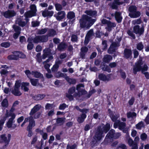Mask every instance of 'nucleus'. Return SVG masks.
Returning <instances> with one entry per match:
<instances>
[{"label":"nucleus","instance_id":"nucleus-1","mask_svg":"<svg viewBox=\"0 0 149 149\" xmlns=\"http://www.w3.org/2000/svg\"><path fill=\"white\" fill-rule=\"evenodd\" d=\"M110 128V124L109 123H106L105 125L102 123L100 125L98 126L93 137L92 143L95 145L100 141L104 136V133H107Z\"/></svg>","mask_w":149,"mask_h":149},{"label":"nucleus","instance_id":"nucleus-2","mask_svg":"<svg viewBox=\"0 0 149 149\" xmlns=\"http://www.w3.org/2000/svg\"><path fill=\"white\" fill-rule=\"evenodd\" d=\"M76 109L77 111L81 113L79 117L77 118V120L79 123H83L84 121L87 117L86 113L89 111V109L87 108H83L81 109L78 106H76L74 107V109Z\"/></svg>","mask_w":149,"mask_h":149},{"label":"nucleus","instance_id":"nucleus-3","mask_svg":"<svg viewBox=\"0 0 149 149\" xmlns=\"http://www.w3.org/2000/svg\"><path fill=\"white\" fill-rule=\"evenodd\" d=\"M143 64L142 59L140 58L139 60L136 62L133 68V72L134 74H136L137 72L141 71L142 69L141 65Z\"/></svg>","mask_w":149,"mask_h":149},{"label":"nucleus","instance_id":"nucleus-4","mask_svg":"<svg viewBox=\"0 0 149 149\" xmlns=\"http://www.w3.org/2000/svg\"><path fill=\"white\" fill-rule=\"evenodd\" d=\"M48 41L47 36L38 35L36 36L33 39V42L38 44L39 43L46 42Z\"/></svg>","mask_w":149,"mask_h":149},{"label":"nucleus","instance_id":"nucleus-5","mask_svg":"<svg viewBox=\"0 0 149 149\" xmlns=\"http://www.w3.org/2000/svg\"><path fill=\"white\" fill-rule=\"evenodd\" d=\"M2 14L5 18L10 19L16 16L17 13L13 10H8L3 12Z\"/></svg>","mask_w":149,"mask_h":149},{"label":"nucleus","instance_id":"nucleus-6","mask_svg":"<svg viewBox=\"0 0 149 149\" xmlns=\"http://www.w3.org/2000/svg\"><path fill=\"white\" fill-rule=\"evenodd\" d=\"M90 17L86 15H83L82 18L79 20L80 26L81 27L84 28L86 26V24L90 19Z\"/></svg>","mask_w":149,"mask_h":149},{"label":"nucleus","instance_id":"nucleus-7","mask_svg":"<svg viewBox=\"0 0 149 149\" xmlns=\"http://www.w3.org/2000/svg\"><path fill=\"white\" fill-rule=\"evenodd\" d=\"M76 88L74 86H72L70 88L68 91V93H66L65 96L68 98L70 101L73 100L74 99V95L72 94L74 93L75 92Z\"/></svg>","mask_w":149,"mask_h":149},{"label":"nucleus","instance_id":"nucleus-8","mask_svg":"<svg viewBox=\"0 0 149 149\" xmlns=\"http://www.w3.org/2000/svg\"><path fill=\"white\" fill-rule=\"evenodd\" d=\"M111 74H109L106 75L105 74L101 73L99 74L98 77L99 79L104 81H109L111 80Z\"/></svg>","mask_w":149,"mask_h":149},{"label":"nucleus","instance_id":"nucleus-9","mask_svg":"<svg viewBox=\"0 0 149 149\" xmlns=\"http://www.w3.org/2000/svg\"><path fill=\"white\" fill-rule=\"evenodd\" d=\"M8 139L6 136V134H2L0 135V138L1 140L2 141V142L5 143V146L8 145L11 140V135L10 134H9L7 135Z\"/></svg>","mask_w":149,"mask_h":149},{"label":"nucleus","instance_id":"nucleus-10","mask_svg":"<svg viewBox=\"0 0 149 149\" xmlns=\"http://www.w3.org/2000/svg\"><path fill=\"white\" fill-rule=\"evenodd\" d=\"M133 32L136 34L141 35L143 34L144 31V28L143 25L140 28V26L136 25L134 26L133 29Z\"/></svg>","mask_w":149,"mask_h":149},{"label":"nucleus","instance_id":"nucleus-11","mask_svg":"<svg viewBox=\"0 0 149 149\" xmlns=\"http://www.w3.org/2000/svg\"><path fill=\"white\" fill-rule=\"evenodd\" d=\"M108 112L109 116L111 120L113 122H116L119 117V114H115L114 115V113L115 112L111 111L110 109H108Z\"/></svg>","mask_w":149,"mask_h":149},{"label":"nucleus","instance_id":"nucleus-12","mask_svg":"<svg viewBox=\"0 0 149 149\" xmlns=\"http://www.w3.org/2000/svg\"><path fill=\"white\" fill-rule=\"evenodd\" d=\"M65 15V11H61L58 12L57 15H54V16L56 18L57 20L59 21H62V19H63Z\"/></svg>","mask_w":149,"mask_h":149},{"label":"nucleus","instance_id":"nucleus-13","mask_svg":"<svg viewBox=\"0 0 149 149\" xmlns=\"http://www.w3.org/2000/svg\"><path fill=\"white\" fill-rule=\"evenodd\" d=\"M80 57L82 59L86 58V54L88 51V47L86 46L82 47L80 49Z\"/></svg>","mask_w":149,"mask_h":149},{"label":"nucleus","instance_id":"nucleus-14","mask_svg":"<svg viewBox=\"0 0 149 149\" xmlns=\"http://www.w3.org/2000/svg\"><path fill=\"white\" fill-rule=\"evenodd\" d=\"M54 12L52 10L49 11L45 9L42 12V15L44 17H48L51 18L53 15Z\"/></svg>","mask_w":149,"mask_h":149},{"label":"nucleus","instance_id":"nucleus-15","mask_svg":"<svg viewBox=\"0 0 149 149\" xmlns=\"http://www.w3.org/2000/svg\"><path fill=\"white\" fill-rule=\"evenodd\" d=\"M132 52L131 49L126 48L124 49V55L125 57L127 59L131 58L132 57Z\"/></svg>","mask_w":149,"mask_h":149},{"label":"nucleus","instance_id":"nucleus-16","mask_svg":"<svg viewBox=\"0 0 149 149\" xmlns=\"http://www.w3.org/2000/svg\"><path fill=\"white\" fill-rule=\"evenodd\" d=\"M115 134V130L111 129L109 131L108 133L107 134L105 138L110 139H113L114 138Z\"/></svg>","mask_w":149,"mask_h":149},{"label":"nucleus","instance_id":"nucleus-17","mask_svg":"<svg viewBox=\"0 0 149 149\" xmlns=\"http://www.w3.org/2000/svg\"><path fill=\"white\" fill-rule=\"evenodd\" d=\"M121 13L120 12L116 11L115 13V18L118 23H120L122 22L123 17Z\"/></svg>","mask_w":149,"mask_h":149},{"label":"nucleus","instance_id":"nucleus-18","mask_svg":"<svg viewBox=\"0 0 149 149\" xmlns=\"http://www.w3.org/2000/svg\"><path fill=\"white\" fill-rule=\"evenodd\" d=\"M29 83L27 82H22L21 86V89L24 92H28L29 90L28 86H29Z\"/></svg>","mask_w":149,"mask_h":149},{"label":"nucleus","instance_id":"nucleus-19","mask_svg":"<svg viewBox=\"0 0 149 149\" xmlns=\"http://www.w3.org/2000/svg\"><path fill=\"white\" fill-rule=\"evenodd\" d=\"M64 78L70 85H74L76 84V80L75 79L70 78L66 74H65Z\"/></svg>","mask_w":149,"mask_h":149},{"label":"nucleus","instance_id":"nucleus-20","mask_svg":"<svg viewBox=\"0 0 149 149\" xmlns=\"http://www.w3.org/2000/svg\"><path fill=\"white\" fill-rule=\"evenodd\" d=\"M113 59L112 56L106 54L104 56L102 59L103 62L106 63H109Z\"/></svg>","mask_w":149,"mask_h":149},{"label":"nucleus","instance_id":"nucleus-21","mask_svg":"<svg viewBox=\"0 0 149 149\" xmlns=\"http://www.w3.org/2000/svg\"><path fill=\"white\" fill-rule=\"evenodd\" d=\"M87 93V91L84 89H81L77 93H75L74 94V96L75 97L77 96L80 97L81 95H85Z\"/></svg>","mask_w":149,"mask_h":149},{"label":"nucleus","instance_id":"nucleus-22","mask_svg":"<svg viewBox=\"0 0 149 149\" xmlns=\"http://www.w3.org/2000/svg\"><path fill=\"white\" fill-rule=\"evenodd\" d=\"M117 40H116L115 42H112L111 45L114 48H116L117 47H118L120 46V42L122 38H117Z\"/></svg>","mask_w":149,"mask_h":149},{"label":"nucleus","instance_id":"nucleus-23","mask_svg":"<svg viewBox=\"0 0 149 149\" xmlns=\"http://www.w3.org/2000/svg\"><path fill=\"white\" fill-rule=\"evenodd\" d=\"M40 107L39 106V105L37 104L34 107L31 109V111L29 113V115L32 116L35 113L39 110L40 109Z\"/></svg>","mask_w":149,"mask_h":149},{"label":"nucleus","instance_id":"nucleus-24","mask_svg":"<svg viewBox=\"0 0 149 149\" xmlns=\"http://www.w3.org/2000/svg\"><path fill=\"white\" fill-rule=\"evenodd\" d=\"M84 13L87 15H88L94 17L96 16L97 13V12L96 10H86Z\"/></svg>","mask_w":149,"mask_h":149},{"label":"nucleus","instance_id":"nucleus-25","mask_svg":"<svg viewBox=\"0 0 149 149\" xmlns=\"http://www.w3.org/2000/svg\"><path fill=\"white\" fill-rule=\"evenodd\" d=\"M122 4V3L121 2L119 1L114 0V1L110 5V6L112 9H116L118 8V6Z\"/></svg>","mask_w":149,"mask_h":149},{"label":"nucleus","instance_id":"nucleus-26","mask_svg":"<svg viewBox=\"0 0 149 149\" xmlns=\"http://www.w3.org/2000/svg\"><path fill=\"white\" fill-rule=\"evenodd\" d=\"M45 96L44 94H38L32 97L33 99L35 100L38 101L42 100Z\"/></svg>","mask_w":149,"mask_h":149},{"label":"nucleus","instance_id":"nucleus-27","mask_svg":"<svg viewBox=\"0 0 149 149\" xmlns=\"http://www.w3.org/2000/svg\"><path fill=\"white\" fill-rule=\"evenodd\" d=\"M56 34V31L54 29H49L47 33V35H45L47 36H48V39L49 37H54Z\"/></svg>","mask_w":149,"mask_h":149},{"label":"nucleus","instance_id":"nucleus-28","mask_svg":"<svg viewBox=\"0 0 149 149\" xmlns=\"http://www.w3.org/2000/svg\"><path fill=\"white\" fill-rule=\"evenodd\" d=\"M67 46V44L64 42H61L57 46L58 49L60 51H62L65 49Z\"/></svg>","mask_w":149,"mask_h":149},{"label":"nucleus","instance_id":"nucleus-29","mask_svg":"<svg viewBox=\"0 0 149 149\" xmlns=\"http://www.w3.org/2000/svg\"><path fill=\"white\" fill-rule=\"evenodd\" d=\"M36 14L30 10H29L25 13L24 16L25 18H29L36 16Z\"/></svg>","mask_w":149,"mask_h":149},{"label":"nucleus","instance_id":"nucleus-30","mask_svg":"<svg viewBox=\"0 0 149 149\" xmlns=\"http://www.w3.org/2000/svg\"><path fill=\"white\" fill-rule=\"evenodd\" d=\"M11 93L15 96H20L22 94L19 88H14L11 91Z\"/></svg>","mask_w":149,"mask_h":149},{"label":"nucleus","instance_id":"nucleus-31","mask_svg":"<svg viewBox=\"0 0 149 149\" xmlns=\"http://www.w3.org/2000/svg\"><path fill=\"white\" fill-rule=\"evenodd\" d=\"M14 116H15L13 115L12 116V117H11L9 118L8 121L6 124V126L8 128H10L12 127L13 123V120L15 118L14 117Z\"/></svg>","mask_w":149,"mask_h":149},{"label":"nucleus","instance_id":"nucleus-32","mask_svg":"<svg viewBox=\"0 0 149 149\" xmlns=\"http://www.w3.org/2000/svg\"><path fill=\"white\" fill-rule=\"evenodd\" d=\"M13 54L9 55L8 56V58L10 60H17L18 59L16 51L13 52Z\"/></svg>","mask_w":149,"mask_h":149},{"label":"nucleus","instance_id":"nucleus-33","mask_svg":"<svg viewBox=\"0 0 149 149\" xmlns=\"http://www.w3.org/2000/svg\"><path fill=\"white\" fill-rule=\"evenodd\" d=\"M102 70L104 71L110 73L111 72V70L109 65L106 64L105 63H103L102 66L101 67Z\"/></svg>","mask_w":149,"mask_h":149},{"label":"nucleus","instance_id":"nucleus-34","mask_svg":"<svg viewBox=\"0 0 149 149\" xmlns=\"http://www.w3.org/2000/svg\"><path fill=\"white\" fill-rule=\"evenodd\" d=\"M51 54L52 53L50 50L47 49L44 50V53L42 55V59H45L50 55H51Z\"/></svg>","mask_w":149,"mask_h":149},{"label":"nucleus","instance_id":"nucleus-35","mask_svg":"<svg viewBox=\"0 0 149 149\" xmlns=\"http://www.w3.org/2000/svg\"><path fill=\"white\" fill-rule=\"evenodd\" d=\"M141 15V13L136 10L132 14H129V16L132 18H136L139 17Z\"/></svg>","mask_w":149,"mask_h":149},{"label":"nucleus","instance_id":"nucleus-36","mask_svg":"<svg viewBox=\"0 0 149 149\" xmlns=\"http://www.w3.org/2000/svg\"><path fill=\"white\" fill-rule=\"evenodd\" d=\"M31 74L32 75H33L34 77L35 78H39L43 77V74L37 71H32L31 72Z\"/></svg>","mask_w":149,"mask_h":149},{"label":"nucleus","instance_id":"nucleus-37","mask_svg":"<svg viewBox=\"0 0 149 149\" xmlns=\"http://www.w3.org/2000/svg\"><path fill=\"white\" fill-rule=\"evenodd\" d=\"M31 120L29 122V125L27 128L32 129L33 127L35 126V121L33 118L31 117Z\"/></svg>","mask_w":149,"mask_h":149},{"label":"nucleus","instance_id":"nucleus-38","mask_svg":"<svg viewBox=\"0 0 149 149\" xmlns=\"http://www.w3.org/2000/svg\"><path fill=\"white\" fill-rule=\"evenodd\" d=\"M107 24L108 27V30L109 31H111V28L115 27L116 26L115 23L112 22L109 20V21Z\"/></svg>","mask_w":149,"mask_h":149},{"label":"nucleus","instance_id":"nucleus-39","mask_svg":"<svg viewBox=\"0 0 149 149\" xmlns=\"http://www.w3.org/2000/svg\"><path fill=\"white\" fill-rule=\"evenodd\" d=\"M2 107L4 108H7L8 106V99L5 98L3 99L1 103Z\"/></svg>","mask_w":149,"mask_h":149},{"label":"nucleus","instance_id":"nucleus-40","mask_svg":"<svg viewBox=\"0 0 149 149\" xmlns=\"http://www.w3.org/2000/svg\"><path fill=\"white\" fill-rule=\"evenodd\" d=\"M30 82L32 85L36 86L39 83V80L37 79L30 78Z\"/></svg>","mask_w":149,"mask_h":149},{"label":"nucleus","instance_id":"nucleus-41","mask_svg":"<svg viewBox=\"0 0 149 149\" xmlns=\"http://www.w3.org/2000/svg\"><path fill=\"white\" fill-rule=\"evenodd\" d=\"M48 31V28H45L38 30L37 34L38 35H42Z\"/></svg>","mask_w":149,"mask_h":149},{"label":"nucleus","instance_id":"nucleus-42","mask_svg":"<svg viewBox=\"0 0 149 149\" xmlns=\"http://www.w3.org/2000/svg\"><path fill=\"white\" fill-rule=\"evenodd\" d=\"M75 17L74 13L73 11L69 12L67 15V18L70 19H71Z\"/></svg>","mask_w":149,"mask_h":149},{"label":"nucleus","instance_id":"nucleus-43","mask_svg":"<svg viewBox=\"0 0 149 149\" xmlns=\"http://www.w3.org/2000/svg\"><path fill=\"white\" fill-rule=\"evenodd\" d=\"M90 18L87 24V26L89 27L92 26L96 21V19H92L90 17Z\"/></svg>","mask_w":149,"mask_h":149},{"label":"nucleus","instance_id":"nucleus-44","mask_svg":"<svg viewBox=\"0 0 149 149\" xmlns=\"http://www.w3.org/2000/svg\"><path fill=\"white\" fill-rule=\"evenodd\" d=\"M144 126V124L142 121H140L136 125V128L139 130H141L142 128Z\"/></svg>","mask_w":149,"mask_h":149},{"label":"nucleus","instance_id":"nucleus-45","mask_svg":"<svg viewBox=\"0 0 149 149\" xmlns=\"http://www.w3.org/2000/svg\"><path fill=\"white\" fill-rule=\"evenodd\" d=\"M127 118H133L134 117H136V114L135 112H129L127 113Z\"/></svg>","mask_w":149,"mask_h":149},{"label":"nucleus","instance_id":"nucleus-46","mask_svg":"<svg viewBox=\"0 0 149 149\" xmlns=\"http://www.w3.org/2000/svg\"><path fill=\"white\" fill-rule=\"evenodd\" d=\"M128 10L130 12L129 14H132L137 10V8L136 6H131L129 8Z\"/></svg>","mask_w":149,"mask_h":149},{"label":"nucleus","instance_id":"nucleus-47","mask_svg":"<svg viewBox=\"0 0 149 149\" xmlns=\"http://www.w3.org/2000/svg\"><path fill=\"white\" fill-rule=\"evenodd\" d=\"M71 41L72 42H77L78 41V37L77 35L72 34L71 36Z\"/></svg>","mask_w":149,"mask_h":149},{"label":"nucleus","instance_id":"nucleus-48","mask_svg":"<svg viewBox=\"0 0 149 149\" xmlns=\"http://www.w3.org/2000/svg\"><path fill=\"white\" fill-rule=\"evenodd\" d=\"M119 129L120 130H122L124 129L126 126V124L125 122H120V120H119Z\"/></svg>","mask_w":149,"mask_h":149},{"label":"nucleus","instance_id":"nucleus-49","mask_svg":"<svg viewBox=\"0 0 149 149\" xmlns=\"http://www.w3.org/2000/svg\"><path fill=\"white\" fill-rule=\"evenodd\" d=\"M16 52L18 59L19 58H24L26 57L25 55L21 52L16 51Z\"/></svg>","mask_w":149,"mask_h":149},{"label":"nucleus","instance_id":"nucleus-50","mask_svg":"<svg viewBox=\"0 0 149 149\" xmlns=\"http://www.w3.org/2000/svg\"><path fill=\"white\" fill-rule=\"evenodd\" d=\"M93 34V29L90 30L87 33L86 38H90Z\"/></svg>","mask_w":149,"mask_h":149},{"label":"nucleus","instance_id":"nucleus-51","mask_svg":"<svg viewBox=\"0 0 149 149\" xmlns=\"http://www.w3.org/2000/svg\"><path fill=\"white\" fill-rule=\"evenodd\" d=\"M21 84V81L20 80H17L15 81L14 88H19Z\"/></svg>","mask_w":149,"mask_h":149},{"label":"nucleus","instance_id":"nucleus-52","mask_svg":"<svg viewBox=\"0 0 149 149\" xmlns=\"http://www.w3.org/2000/svg\"><path fill=\"white\" fill-rule=\"evenodd\" d=\"M13 28L14 29L15 33H20L21 29L20 27L15 25H14L13 26Z\"/></svg>","mask_w":149,"mask_h":149},{"label":"nucleus","instance_id":"nucleus-53","mask_svg":"<svg viewBox=\"0 0 149 149\" xmlns=\"http://www.w3.org/2000/svg\"><path fill=\"white\" fill-rule=\"evenodd\" d=\"M136 47L137 49L139 51L142 50L144 48V46L142 44V42H140L138 43L137 44Z\"/></svg>","mask_w":149,"mask_h":149},{"label":"nucleus","instance_id":"nucleus-54","mask_svg":"<svg viewBox=\"0 0 149 149\" xmlns=\"http://www.w3.org/2000/svg\"><path fill=\"white\" fill-rule=\"evenodd\" d=\"M55 6L56 8V10L58 11H61L62 9V5L58 3H56L55 4Z\"/></svg>","mask_w":149,"mask_h":149},{"label":"nucleus","instance_id":"nucleus-55","mask_svg":"<svg viewBox=\"0 0 149 149\" xmlns=\"http://www.w3.org/2000/svg\"><path fill=\"white\" fill-rule=\"evenodd\" d=\"M116 48H115L111 45L108 50V52L109 54H112L113 52H116Z\"/></svg>","mask_w":149,"mask_h":149},{"label":"nucleus","instance_id":"nucleus-56","mask_svg":"<svg viewBox=\"0 0 149 149\" xmlns=\"http://www.w3.org/2000/svg\"><path fill=\"white\" fill-rule=\"evenodd\" d=\"M128 143L130 146H135V144H137L136 143L134 142L131 138H130L128 140Z\"/></svg>","mask_w":149,"mask_h":149},{"label":"nucleus","instance_id":"nucleus-57","mask_svg":"<svg viewBox=\"0 0 149 149\" xmlns=\"http://www.w3.org/2000/svg\"><path fill=\"white\" fill-rule=\"evenodd\" d=\"M18 24L20 26L23 27L26 24V22L24 21H22L21 19H20L18 21Z\"/></svg>","mask_w":149,"mask_h":149},{"label":"nucleus","instance_id":"nucleus-58","mask_svg":"<svg viewBox=\"0 0 149 149\" xmlns=\"http://www.w3.org/2000/svg\"><path fill=\"white\" fill-rule=\"evenodd\" d=\"M30 11L33 12L36 14L37 11V9L36 6L35 5L33 4L31 5L30 6Z\"/></svg>","mask_w":149,"mask_h":149},{"label":"nucleus","instance_id":"nucleus-59","mask_svg":"<svg viewBox=\"0 0 149 149\" xmlns=\"http://www.w3.org/2000/svg\"><path fill=\"white\" fill-rule=\"evenodd\" d=\"M59 67V65L55 64L53 65L51 69L52 72H57Z\"/></svg>","mask_w":149,"mask_h":149},{"label":"nucleus","instance_id":"nucleus-60","mask_svg":"<svg viewBox=\"0 0 149 149\" xmlns=\"http://www.w3.org/2000/svg\"><path fill=\"white\" fill-rule=\"evenodd\" d=\"M34 47V45L32 42H29L27 46V49L28 50H31Z\"/></svg>","mask_w":149,"mask_h":149},{"label":"nucleus","instance_id":"nucleus-61","mask_svg":"<svg viewBox=\"0 0 149 149\" xmlns=\"http://www.w3.org/2000/svg\"><path fill=\"white\" fill-rule=\"evenodd\" d=\"M95 89H93L89 92L88 94L86 95V97L87 98H89L95 92Z\"/></svg>","mask_w":149,"mask_h":149},{"label":"nucleus","instance_id":"nucleus-62","mask_svg":"<svg viewBox=\"0 0 149 149\" xmlns=\"http://www.w3.org/2000/svg\"><path fill=\"white\" fill-rule=\"evenodd\" d=\"M121 78L124 79L126 78V74L125 72L123 71L122 70L120 69L119 71Z\"/></svg>","mask_w":149,"mask_h":149},{"label":"nucleus","instance_id":"nucleus-63","mask_svg":"<svg viewBox=\"0 0 149 149\" xmlns=\"http://www.w3.org/2000/svg\"><path fill=\"white\" fill-rule=\"evenodd\" d=\"M8 72L7 70L4 69H1L0 72V73L2 75H4L5 76H7Z\"/></svg>","mask_w":149,"mask_h":149},{"label":"nucleus","instance_id":"nucleus-64","mask_svg":"<svg viewBox=\"0 0 149 149\" xmlns=\"http://www.w3.org/2000/svg\"><path fill=\"white\" fill-rule=\"evenodd\" d=\"M119 148H120L122 149H127V147L126 145L123 143L120 144L119 146L116 148V149H118Z\"/></svg>","mask_w":149,"mask_h":149}]
</instances>
